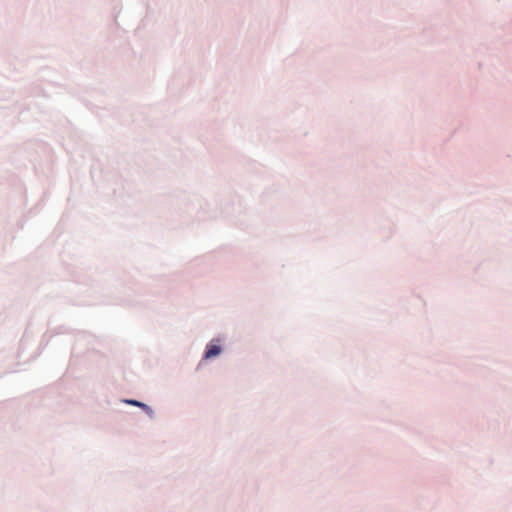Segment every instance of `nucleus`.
Here are the masks:
<instances>
[{
  "label": "nucleus",
  "instance_id": "obj_1",
  "mask_svg": "<svg viewBox=\"0 0 512 512\" xmlns=\"http://www.w3.org/2000/svg\"><path fill=\"white\" fill-rule=\"evenodd\" d=\"M221 353V348L218 345H208L206 352H205V358H212L215 356H218Z\"/></svg>",
  "mask_w": 512,
  "mask_h": 512
},
{
  "label": "nucleus",
  "instance_id": "obj_2",
  "mask_svg": "<svg viewBox=\"0 0 512 512\" xmlns=\"http://www.w3.org/2000/svg\"><path fill=\"white\" fill-rule=\"evenodd\" d=\"M126 403L134 405V406L142 407V408H146L147 407L144 403H141V402H139L137 400H127Z\"/></svg>",
  "mask_w": 512,
  "mask_h": 512
}]
</instances>
